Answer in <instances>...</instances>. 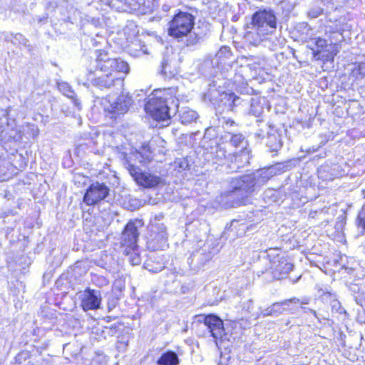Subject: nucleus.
I'll use <instances>...</instances> for the list:
<instances>
[{
    "label": "nucleus",
    "mask_w": 365,
    "mask_h": 365,
    "mask_svg": "<svg viewBox=\"0 0 365 365\" xmlns=\"http://www.w3.org/2000/svg\"><path fill=\"white\" fill-rule=\"evenodd\" d=\"M96 53V66L88 71L87 81L100 89L110 88L116 84L123 86L125 76L130 71L128 63L110 57L103 49L97 50Z\"/></svg>",
    "instance_id": "f257e3e1"
},
{
    "label": "nucleus",
    "mask_w": 365,
    "mask_h": 365,
    "mask_svg": "<svg viewBox=\"0 0 365 365\" xmlns=\"http://www.w3.org/2000/svg\"><path fill=\"white\" fill-rule=\"evenodd\" d=\"M177 90L175 88L154 89L144 104V110L154 120L160 122L170 120L168 103L177 100Z\"/></svg>",
    "instance_id": "f03ea898"
},
{
    "label": "nucleus",
    "mask_w": 365,
    "mask_h": 365,
    "mask_svg": "<svg viewBox=\"0 0 365 365\" xmlns=\"http://www.w3.org/2000/svg\"><path fill=\"white\" fill-rule=\"evenodd\" d=\"M138 237L139 232L135 223L128 222L122 232L120 247L132 265H139L142 260L138 245Z\"/></svg>",
    "instance_id": "7ed1b4c3"
},
{
    "label": "nucleus",
    "mask_w": 365,
    "mask_h": 365,
    "mask_svg": "<svg viewBox=\"0 0 365 365\" xmlns=\"http://www.w3.org/2000/svg\"><path fill=\"white\" fill-rule=\"evenodd\" d=\"M195 17L188 12L179 11L168 23V35L175 38L187 36L193 29Z\"/></svg>",
    "instance_id": "20e7f679"
},
{
    "label": "nucleus",
    "mask_w": 365,
    "mask_h": 365,
    "mask_svg": "<svg viewBox=\"0 0 365 365\" xmlns=\"http://www.w3.org/2000/svg\"><path fill=\"white\" fill-rule=\"evenodd\" d=\"M293 268L287 256L284 254H277L270 259V266L266 272L272 280H281L286 278Z\"/></svg>",
    "instance_id": "39448f33"
},
{
    "label": "nucleus",
    "mask_w": 365,
    "mask_h": 365,
    "mask_svg": "<svg viewBox=\"0 0 365 365\" xmlns=\"http://www.w3.org/2000/svg\"><path fill=\"white\" fill-rule=\"evenodd\" d=\"M132 103V98L128 94L120 93L113 103L104 108L105 118L115 123L128 111Z\"/></svg>",
    "instance_id": "423d86ee"
},
{
    "label": "nucleus",
    "mask_w": 365,
    "mask_h": 365,
    "mask_svg": "<svg viewBox=\"0 0 365 365\" xmlns=\"http://www.w3.org/2000/svg\"><path fill=\"white\" fill-rule=\"evenodd\" d=\"M250 24L257 31L267 28L276 29L277 19L273 10L259 9L252 14Z\"/></svg>",
    "instance_id": "0eeeda50"
},
{
    "label": "nucleus",
    "mask_w": 365,
    "mask_h": 365,
    "mask_svg": "<svg viewBox=\"0 0 365 365\" xmlns=\"http://www.w3.org/2000/svg\"><path fill=\"white\" fill-rule=\"evenodd\" d=\"M202 323L207 327L216 344L222 342L225 339L227 333L223 320L220 317L214 314H205L203 315Z\"/></svg>",
    "instance_id": "6e6552de"
},
{
    "label": "nucleus",
    "mask_w": 365,
    "mask_h": 365,
    "mask_svg": "<svg viewBox=\"0 0 365 365\" xmlns=\"http://www.w3.org/2000/svg\"><path fill=\"white\" fill-rule=\"evenodd\" d=\"M130 175L138 185L143 188H155L163 183L160 176L141 170L138 167L130 165L128 168Z\"/></svg>",
    "instance_id": "1a4fd4ad"
},
{
    "label": "nucleus",
    "mask_w": 365,
    "mask_h": 365,
    "mask_svg": "<svg viewBox=\"0 0 365 365\" xmlns=\"http://www.w3.org/2000/svg\"><path fill=\"white\" fill-rule=\"evenodd\" d=\"M110 190L105 183H91L86 190L83 200L88 206L98 204L109 195Z\"/></svg>",
    "instance_id": "9d476101"
},
{
    "label": "nucleus",
    "mask_w": 365,
    "mask_h": 365,
    "mask_svg": "<svg viewBox=\"0 0 365 365\" xmlns=\"http://www.w3.org/2000/svg\"><path fill=\"white\" fill-rule=\"evenodd\" d=\"M84 295L81 300V307L85 312L89 310H96L100 308L101 304V297L97 294L95 289L86 288Z\"/></svg>",
    "instance_id": "9b49d317"
},
{
    "label": "nucleus",
    "mask_w": 365,
    "mask_h": 365,
    "mask_svg": "<svg viewBox=\"0 0 365 365\" xmlns=\"http://www.w3.org/2000/svg\"><path fill=\"white\" fill-rule=\"evenodd\" d=\"M314 44L317 49L314 50L312 52L313 56L317 60H322L323 63L334 62V58L337 54V50L325 51L326 53L321 55V53L327 46L326 39L322 37H317L314 38Z\"/></svg>",
    "instance_id": "f8f14e48"
},
{
    "label": "nucleus",
    "mask_w": 365,
    "mask_h": 365,
    "mask_svg": "<svg viewBox=\"0 0 365 365\" xmlns=\"http://www.w3.org/2000/svg\"><path fill=\"white\" fill-rule=\"evenodd\" d=\"M167 259L165 255L156 252L150 254L145 261L147 269L151 272H159L165 267Z\"/></svg>",
    "instance_id": "ddd939ff"
},
{
    "label": "nucleus",
    "mask_w": 365,
    "mask_h": 365,
    "mask_svg": "<svg viewBox=\"0 0 365 365\" xmlns=\"http://www.w3.org/2000/svg\"><path fill=\"white\" fill-rule=\"evenodd\" d=\"M180 359L178 354L173 351L163 352L157 359V365H178Z\"/></svg>",
    "instance_id": "4468645a"
},
{
    "label": "nucleus",
    "mask_w": 365,
    "mask_h": 365,
    "mask_svg": "<svg viewBox=\"0 0 365 365\" xmlns=\"http://www.w3.org/2000/svg\"><path fill=\"white\" fill-rule=\"evenodd\" d=\"M197 118V113L191 109L185 110L182 111L181 113L180 114V122L182 124H185V125L190 124V123L195 121Z\"/></svg>",
    "instance_id": "2eb2a0df"
},
{
    "label": "nucleus",
    "mask_w": 365,
    "mask_h": 365,
    "mask_svg": "<svg viewBox=\"0 0 365 365\" xmlns=\"http://www.w3.org/2000/svg\"><path fill=\"white\" fill-rule=\"evenodd\" d=\"M356 225L358 228L365 230V205H362L358 212Z\"/></svg>",
    "instance_id": "dca6fc26"
},
{
    "label": "nucleus",
    "mask_w": 365,
    "mask_h": 365,
    "mask_svg": "<svg viewBox=\"0 0 365 365\" xmlns=\"http://www.w3.org/2000/svg\"><path fill=\"white\" fill-rule=\"evenodd\" d=\"M245 141V137L241 133H233L231 135L230 143L235 148H240Z\"/></svg>",
    "instance_id": "f3484780"
},
{
    "label": "nucleus",
    "mask_w": 365,
    "mask_h": 365,
    "mask_svg": "<svg viewBox=\"0 0 365 365\" xmlns=\"http://www.w3.org/2000/svg\"><path fill=\"white\" fill-rule=\"evenodd\" d=\"M249 203V197L247 195L241 197L233 201V206L240 207L246 205Z\"/></svg>",
    "instance_id": "a211bd4d"
},
{
    "label": "nucleus",
    "mask_w": 365,
    "mask_h": 365,
    "mask_svg": "<svg viewBox=\"0 0 365 365\" xmlns=\"http://www.w3.org/2000/svg\"><path fill=\"white\" fill-rule=\"evenodd\" d=\"M245 155H249V153L247 152V150L245 148H242L240 150V153L233 154V157L235 158L234 162L237 163L239 161L240 163H242V157L245 156ZM232 162H233L232 160Z\"/></svg>",
    "instance_id": "6ab92c4d"
},
{
    "label": "nucleus",
    "mask_w": 365,
    "mask_h": 365,
    "mask_svg": "<svg viewBox=\"0 0 365 365\" xmlns=\"http://www.w3.org/2000/svg\"><path fill=\"white\" fill-rule=\"evenodd\" d=\"M66 86L68 88V91L71 93V95L66 94V96L71 98L73 100L74 105L76 106L77 107L80 108L81 103H80L78 99L76 98V96L74 93V91L73 90H71L70 86H68V85H66Z\"/></svg>",
    "instance_id": "aec40b11"
},
{
    "label": "nucleus",
    "mask_w": 365,
    "mask_h": 365,
    "mask_svg": "<svg viewBox=\"0 0 365 365\" xmlns=\"http://www.w3.org/2000/svg\"><path fill=\"white\" fill-rule=\"evenodd\" d=\"M240 190V188H238V187H235V190H232V192H235V190Z\"/></svg>",
    "instance_id": "412c9836"
},
{
    "label": "nucleus",
    "mask_w": 365,
    "mask_h": 365,
    "mask_svg": "<svg viewBox=\"0 0 365 365\" xmlns=\"http://www.w3.org/2000/svg\"><path fill=\"white\" fill-rule=\"evenodd\" d=\"M259 1H262L263 0H258Z\"/></svg>",
    "instance_id": "4be33fe9"
},
{
    "label": "nucleus",
    "mask_w": 365,
    "mask_h": 365,
    "mask_svg": "<svg viewBox=\"0 0 365 365\" xmlns=\"http://www.w3.org/2000/svg\"><path fill=\"white\" fill-rule=\"evenodd\" d=\"M363 205H365V202L363 204Z\"/></svg>",
    "instance_id": "5701e85b"
}]
</instances>
